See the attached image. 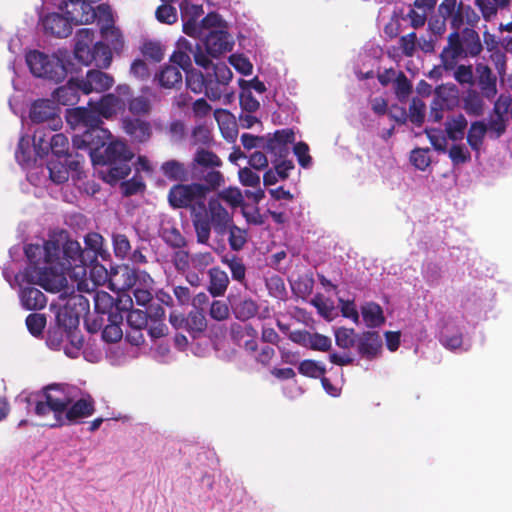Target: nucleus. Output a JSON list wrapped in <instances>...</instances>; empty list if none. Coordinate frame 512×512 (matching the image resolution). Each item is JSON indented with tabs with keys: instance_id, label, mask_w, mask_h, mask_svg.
I'll return each mask as SVG.
<instances>
[{
	"instance_id": "f257e3e1",
	"label": "nucleus",
	"mask_w": 512,
	"mask_h": 512,
	"mask_svg": "<svg viewBox=\"0 0 512 512\" xmlns=\"http://www.w3.org/2000/svg\"><path fill=\"white\" fill-rule=\"evenodd\" d=\"M24 252L29 266L21 273L20 281L39 285L48 292H59L66 287V274L71 270L91 265L89 252L65 230L53 232L42 245H26Z\"/></svg>"
},
{
	"instance_id": "f03ea898",
	"label": "nucleus",
	"mask_w": 512,
	"mask_h": 512,
	"mask_svg": "<svg viewBox=\"0 0 512 512\" xmlns=\"http://www.w3.org/2000/svg\"><path fill=\"white\" fill-rule=\"evenodd\" d=\"M191 221L199 244L209 245L211 231L223 240L225 231L234 222L233 211H228L217 199H209L205 203H197L192 208Z\"/></svg>"
},
{
	"instance_id": "7ed1b4c3",
	"label": "nucleus",
	"mask_w": 512,
	"mask_h": 512,
	"mask_svg": "<svg viewBox=\"0 0 512 512\" xmlns=\"http://www.w3.org/2000/svg\"><path fill=\"white\" fill-rule=\"evenodd\" d=\"M134 153L128 146L119 140L108 143L103 152L95 157L94 164L101 165L99 170L100 178L110 185H115L125 179L131 173L130 161Z\"/></svg>"
},
{
	"instance_id": "20e7f679",
	"label": "nucleus",
	"mask_w": 512,
	"mask_h": 512,
	"mask_svg": "<svg viewBox=\"0 0 512 512\" xmlns=\"http://www.w3.org/2000/svg\"><path fill=\"white\" fill-rule=\"evenodd\" d=\"M28 404L34 405V413L39 417L53 414V421L65 412L72 402L68 386L64 384H50L40 392L31 394L26 398Z\"/></svg>"
},
{
	"instance_id": "39448f33",
	"label": "nucleus",
	"mask_w": 512,
	"mask_h": 512,
	"mask_svg": "<svg viewBox=\"0 0 512 512\" xmlns=\"http://www.w3.org/2000/svg\"><path fill=\"white\" fill-rule=\"evenodd\" d=\"M26 62L31 73L39 78H45L56 83L64 80L71 63L57 55H46L34 50L26 55Z\"/></svg>"
},
{
	"instance_id": "423d86ee",
	"label": "nucleus",
	"mask_w": 512,
	"mask_h": 512,
	"mask_svg": "<svg viewBox=\"0 0 512 512\" xmlns=\"http://www.w3.org/2000/svg\"><path fill=\"white\" fill-rule=\"evenodd\" d=\"M206 199L205 188L201 183L173 185L168 192V202L174 209H189L197 206V203H204Z\"/></svg>"
},
{
	"instance_id": "0eeeda50",
	"label": "nucleus",
	"mask_w": 512,
	"mask_h": 512,
	"mask_svg": "<svg viewBox=\"0 0 512 512\" xmlns=\"http://www.w3.org/2000/svg\"><path fill=\"white\" fill-rule=\"evenodd\" d=\"M56 323L60 328H64L67 341L70 344V346L64 347L65 354L72 358L77 357L84 342L79 329L80 321L62 306L56 313Z\"/></svg>"
},
{
	"instance_id": "6e6552de",
	"label": "nucleus",
	"mask_w": 512,
	"mask_h": 512,
	"mask_svg": "<svg viewBox=\"0 0 512 512\" xmlns=\"http://www.w3.org/2000/svg\"><path fill=\"white\" fill-rule=\"evenodd\" d=\"M111 138V133L103 127L85 129L81 134L74 135L72 138L73 147L77 150L88 152L92 161Z\"/></svg>"
},
{
	"instance_id": "1a4fd4ad",
	"label": "nucleus",
	"mask_w": 512,
	"mask_h": 512,
	"mask_svg": "<svg viewBox=\"0 0 512 512\" xmlns=\"http://www.w3.org/2000/svg\"><path fill=\"white\" fill-rule=\"evenodd\" d=\"M95 412V402L91 396L71 402L65 412H62L57 419L46 424L50 428H59L64 425L76 424L83 418H87Z\"/></svg>"
},
{
	"instance_id": "9d476101",
	"label": "nucleus",
	"mask_w": 512,
	"mask_h": 512,
	"mask_svg": "<svg viewBox=\"0 0 512 512\" xmlns=\"http://www.w3.org/2000/svg\"><path fill=\"white\" fill-rule=\"evenodd\" d=\"M132 305L129 295H120L114 299L109 293L100 291L94 296L95 313L106 315V318H111L115 314L123 315Z\"/></svg>"
},
{
	"instance_id": "9b49d317",
	"label": "nucleus",
	"mask_w": 512,
	"mask_h": 512,
	"mask_svg": "<svg viewBox=\"0 0 512 512\" xmlns=\"http://www.w3.org/2000/svg\"><path fill=\"white\" fill-rule=\"evenodd\" d=\"M59 109L54 101L48 99L36 100L30 110V119L33 123H48L51 131H57L62 126Z\"/></svg>"
},
{
	"instance_id": "f8f14e48",
	"label": "nucleus",
	"mask_w": 512,
	"mask_h": 512,
	"mask_svg": "<svg viewBox=\"0 0 512 512\" xmlns=\"http://www.w3.org/2000/svg\"><path fill=\"white\" fill-rule=\"evenodd\" d=\"M295 140V134L291 129L276 130L271 136H265L263 149L270 154L271 160H281L290 154V144Z\"/></svg>"
},
{
	"instance_id": "ddd939ff",
	"label": "nucleus",
	"mask_w": 512,
	"mask_h": 512,
	"mask_svg": "<svg viewBox=\"0 0 512 512\" xmlns=\"http://www.w3.org/2000/svg\"><path fill=\"white\" fill-rule=\"evenodd\" d=\"M60 9L72 25L89 24L95 21L93 6L81 0H63Z\"/></svg>"
},
{
	"instance_id": "4468645a",
	"label": "nucleus",
	"mask_w": 512,
	"mask_h": 512,
	"mask_svg": "<svg viewBox=\"0 0 512 512\" xmlns=\"http://www.w3.org/2000/svg\"><path fill=\"white\" fill-rule=\"evenodd\" d=\"M355 346L362 358L371 361L380 354L382 339L376 331H364L358 334Z\"/></svg>"
},
{
	"instance_id": "2eb2a0df",
	"label": "nucleus",
	"mask_w": 512,
	"mask_h": 512,
	"mask_svg": "<svg viewBox=\"0 0 512 512\" xmlns=\"http://www.w3.org/2000/svg\"><path fill=\"white\" fill-rule=\"evenodd\" d=\"M79 80L82 85V94L85 95L92 92L101 93L107 91L114 84L113 77L99 69L89 70L86 77Z\"/></svg>"
},
{
	"instance_id": "dca6fc26",
	"label": "nucleus",
	"mask_w": 512,
	"mask_h": 512,
	"mask_svg": "<svg viewBox=\"0 0 512 512\" xmlns=\"http://www.w3.org/2000/svg\"><path fill=\"white\" fill-rule=\"evenodd\" d=\"M203 36L206 51L212 57L232 50L233 42L230 40L229 33L224 29L210 30Z\"/></svg>"
},
{
	"instance_id": "f3484780",
	"label": "nucleus",
	"mask_w": 512,
	"mask_h": 512,
	"mask_svg": "<svg viewBox=\"0 0 512 512\" xmlns=\"http://www.w3.org/2000/svg\"><path fill=\"white\" fill-rule=\"evenodd\" d=\"M138 280V271L128 265L118 266L109 277L111 289L125 292L132 289Z\"/></svg>"
},
{
	"instance_id": "a211bd4d",
	"label": "nucleus",
	"mask_w": 512,
	"mask_h": 512,
	"mask_svg": "<svg viewBox=\"0 0 512 512\" xmlns=\"http://www.w3.org/2000/svg\"><path fill=\"white\" fill-rule=\"evenodd\" d=\"M45 34L58 38H65L72 33V24L66 15L49 13L41 18Z\"/></svg>"
},
{
	"instance_id": "6ab92c4d",
	"label": "nucleus",
	"mask_w": 512,
	"mask_h": 512,
	"mask_svg": "<svg viewBox=\"0 0 512 512\" xmlns=\"http://www.w3.org/2000/svg\"><path fill=\"white\" fill-rule=\"evenodd\" d=\"M227 300L235 318L240 321H247L255 317L259 311L257 302L250 297L229 294Z\"/></svg>"
},
{
	"instance_id": "aec40b11",
	"label": "nucleus",
	"mask_w": 512,
	"mask_h": 512,
	"mask_svg": "<svg viewBox=\"0 0 512 512\" xmlns=\"http://www.w3.org/2000/svg\"><path fill=\"white\" fill-rule=\"evenodd\" d=\"M82 93V85L79 78H70L68 82L58 87L54 93V100L63 106H73L78 103Z\"/></svg>"
},
{
	"instance_id": "412c9836",
	"label": "nucleus",
	"mask_w": 512,
	"mask_h": 512,
	"mask_svg": "<svg viewBox=\"0 0 512 512\" xmlns=\"http://www.w3.org/2000/svg\"><path fill=\"white\" fill-rule=\"evenodd\" d=\"M122 127L131 140L138 143L148 141L152 134L150 123L139 118H124Z\"/></svg>"
},
{
	"instance_id": "4be33fe9",
	"label": "nucleus",
	"mask_w": 512,
	"mask_h": 512,
	"mask_svg": "<svg viewBox=\"0 0 512 512\" xmlns=\"http://www.w3.org/2000/svg\"><path fill=\"white\" fill-rule=\"evenodd\" d=\"M87 58L78 61L85 66L94 65L99 69H106L112 62V52L108 45L99 41L88 51Z\"/></svg>"
},
{
	"instance_id": "5701e85b",
	"label": "nucleus",
	"mask_w": 512,
	"mask_h": 512,
	"mask_svg": "<svg viewBox=\"0 0 512 512\" xmlns=\"http://www.w3.org/2000/svg\"><path fill=\"white\" fill-rule=\"evenodd\" d=\"M154 80L162 89L179 90L183 84V77L180 69L175 65H164L158 73L155 74Z\"/></svg>"
},
{
	"instance_id": "b1692460",
	"label": "nucleus",
	"mask_w": 512,
	"mask_h": 512,
	"mask_svg": "<svg viewBox=\"0 0 512 512\" xmlns=\"http://www.w3.org/2000/svg\"><path fill=\"white\" fill-rule=\"evenodd\" d=\"M69 119L77 125H82L85 129L101 127L103 121L95 107H77L70 111Z\"/></svg>"
},
{
	"instance_id": "393cba45",
	"label": "nucleus",
	"mask_w": 512,
	"mask_h": 512,
	"mask_svg": "<svg viewBox=\"0 0 512 512\" xmlns=\"http://www.w3.org/2000/svg\"><path fill=\"white\" fill-rule=\"evenodd\" d=\"M478 86L481 94L488 100H493L497 95V78L487 65H477Z\"/></svg>"
},
{
	"instance_id": "a878e982",
	"label": "nucleus",
	"mask_w": 512,
	"mask_h": 512,
	"mask_svg": "<svg viewBox=\"0 0 512 512\" xmlns=\"http://www.w3.org/2000/svg\"><path fill=\"white\" fill-rule=\"evenodd\" d=\"M160 172L167 180L176 182V184L189 179L188 168L183 162L176 159L163 162L160 166Z\"/></svg>"
},
{
	"instance_id": "bb28decb",
	"label": "nucleus",
	"mask_w": 512,
	"mask_h": 512,
	"mask_svg": "<svg viewBox=\"0 0 512 512\" xmlns=\"http://www.w3.org/2000/svg\"><path fill=\"white\" fill-rule=\"evenodd\" d=\"M85 251L89 252L91 265L97 261L98 257L103 260L110 258L109 251L104 247V238L97 232H90L84 238Z\"/></svg>"
},
{
	"instance_id": "cd10ccee",
	"label": "nucleus",
	"mask_w": 512,
	"mask_h": 512,
	"mask_svg": "<svg viewBox=\"0 0 512 512\" xmlns=\"http://www.w3.org/2000/svg\"><path fill=\"white\" fill-rule=\"evenodd\" d=\"M20 301L26 310H41L47 305V297L35 287L22 288L20 291Z\"/></svg>"
},
{
	"instance_id": "c85d7f7f",
	"label": "nucleus",
	"mask_w": 512,
	"mask_h": 512,
	"mask_svg": "<svg viewBox=\"0 0 512 512\" xmlns=\"http://www.w3.org/2000/svg\"><path fill=\"white\" fill-rule=\"evenodd\" d=\"M88 105H93L101 117L109 119L117 113L124 103L119 97L109 93L103 95L97 102L90 100Z\"/></svg>"
},
{
	"instance_id": "c756f323",
	"label": "nucleus",
	"mask_w": 512,
	"mask_h": 512,
	"mask_svg": "<svg viewBox=\"0 0 512 512\" xmlns=\"http://www.w3.org/2000/svg\"><path fill=\"white\" fill-rule=\"evenodd\" d=\"M209 285L208 292L213 297L223 296L229 284V277L227 273L219 267H213L208 271Z\"/></svg>"
},
{
	"instance_id": "7c9ffc66",
	"label": "nucleus",
	"mask_w": 512,
	"mask_h": 512,
	"mask_svg": "<svg viewBox=\"0 0 512 512\" xmlns=\"http://www.w3.org/2000/svg\"><path fill=\"white\" fill-rule=\"evenodd\" d=\"M94 44V31L89 28L79 29L75 36V58L77 60L88 59V51L93 47Z\"/></svg>"
},
{
	"instance_id": "2f4dec72",
	"label": "nucleus",
	"mask_w": 512,
	"mask_h": 512,
	"mask_svg": "<svg viewBox=\"0 0 512 512\" xmlns=\"http://www.w3.org/2000/svg\"><path fill=\"white\" fill-rule=\"evenodd\" d=\"M192 52V44L186 39H183L179 42V49L174 51L170 56V62L173 63L172 65H175L179 69H182L184 72H187L193 69L190 57V53Z\"/></svg>"
},
{
	"instance_id": "473e14b6",
	"label": "nucleus",
	"mask_w": 512,
	"mask_h": 512,
	"mask_svg": "<svg viewBox=\"0 0 512 512\" xmlns=\"http://www.w3.org/2000/svg\"><path fill=\"white\" fill-rule=\"evenodd\" d=\"M468 122L463 114L448 117L445 122V132L452 141H459L464 138Z\"/></svg>"
},
{
	"instance_id": "72a5a7b5",
	"label": "nucleus",
	"mask_w": 512,
	"mask_h": 512,
	"mask_svg": "<svg viewBox=\"0 0 512 512\" xmlns=\"http://www.w3.org/2000/svg\"><path fill=\"white\" fill-rule=\"evenodd\" d=\"M124 315H112L111 318H106L107 323L102 330V339L107 343H116L123 337L121 324Z\"/></svg>"
},
{
	"instance_id": "f704fd0d",
	"label": "nucleus",
	"mask_w": 512,
	"mask_h": 512,
	"mask_svg": "<svg viewBox=\"0 0 512 512\" xmlns=\"http://www.w3.org/2000/svg\"><path fill=\"white\" fill-rule=\"evenodd\" d=\"M194 175L204 181L201 184L205 188V196L212 191H216L224 184V175L214 168L200 170L199 174L196 172Z\"/></svg>"
},
{
	"instance_id": "c9c22d12",
	"label": "nucleus",
	"mask_w": 512,
	"mask_h": 512,
	"mask_svg": "<svg viewBox=\"0 0 512 512\" xmlns=\"http://www.w3.org/2000/svg\"><path fill=\"white\" fill-rule=\"evenodd\" d=\"M362 318L369 328H376L385 322L382 308L375 302L366 303L361 307Z\"/></svg>"
},
{
	"instance_id": "e433bc0d",
	"label": "nucleus",
	"mask_w": 512,
	"mask_h": 512,
	"mask_svg": "<svg viewBox=\"0 0 512 512\" xmlns=\"http://www.w3.org/2000/svg\"><path fill=\"white\" fill-rule=\"evenodd\" d=\"M63 307L80 321V318L89 312L90 304L85 296L73 292L69 295Z\"/></svg>"
},
{
	"instance_id": "4c0bfd02",
	"label": "nucleus",
	"mask_w": 512,
	"mask_h": 512,
	"mask_svg": "<svg viewBox=\"0 0 512 512\" xmlns=\"http://www.w3.org/2000/svg\"><path fill=\"white\" fill-rule=\"evenodd\" d=\"M222 165L221 159L213 152L207 149H198L195 153L193 159V171L197 172V167L199 166L200 170H205L209 168H215Z\"/></svg>"
},
{
	"instance_id": "58836bf2",
	"label": "nucleus",
	"mask_w": 512,
	"mask_h": 512,
	"mask_svg": "<svg viewBox=\"0 0 512 512\" xmlns=\"http://www.w3.org/2000/svg\"><path fill=\"white\" fill-rule=\"evenodd\" d=\"M185 328L195 338L207 328V320L202 310H192L185 320Z\"/></svg>"
},
{
	"instance_id": "ea45409f",
	"label": "nucleus",
	"mask_w": 512,
	"mask_h": 512,
	"mask_svg": "<svg viewBox=\"0 0 512 512\" xmlns=\"http://www.w3.org/2000/svg\"><path fill=\"white\" fill-rule=\"evenodd\" d=\"M463 109L468 115L481 116L484 112V101L482 94L480 95L475 90H468L463 97Z\"/></svg>"
},
{
	"instance_id": "a19ab883",
	"label": "nucleus",
	"mask_w": 512,
	"mask_h": 512,
	"mask_svg": "<svg viewBox=\"0 0 512 512\" xmlns=\"http://www.w3.org/2000/svg\"><path fill=\"white\" fill-rule=\"evenodd\" d=\"M486 133L487 125L483 121H475L471 123L467 134V143L472 150L476 152L480 150Z\"/></svg>"
},
{
	"instance_id": "79ce46f5",
	"label": "nucleus",
	"mask_w": 512,
	"mask_h": 512,
	"mask_svg": "<svg viewBox=\"0 0 512 512\" xmlns=\"http://www.w3.org/2000/svg\"><path fill=\"white\" fill-rule=\"evenodd\" d=\"M78 164V161H72L66 164L57 161H49L47 168L49 170L50 179L56 184L64 183L69 177L67 165L73 169H77Z\"/></svg>"
},
{
	"instance_id": "37998d69",
	"label": "nucleus",
	"mask_w": 512,
	"mask_h": 512,
	"mask_svg": "<svg viewBox=\"0 0 512 512\" xmlns=\"http://www.w3.org/2000/svg\"><path fill=\"white\" fill-rule=\"evenodd\" d=\"M304 346L314 351L328 352L332 348V341L328 336L320 333L305 332L303 339Z\"/></svg>"
},
{
	"instance_id": "c03bdc74",
	"label": "nucleus",
	"mask_w": 512,
	"mask_h": 512,
	"mask_svg": "<svg viewBox=\"0 0 512 512\" xmlns=\"http://www.w3.org/2000/svg\"><path fill=\"white\" fill-rule=\"evenodd\" d=\"M210 199H217L220 203L225 202L232 210L242 206L244 201L242 192L237 187L224 188Z\"/></svg>"
},
{
	"instance_id": "a18cd8bd",
	"label": "nucleus",
	"mask_w": 512,
	"mask_h": 512,
	"mask_svg": "<svg viewBox=\"0 0 512 512\" xmlns=\"http://www.w3.org/2000/svg\"><path fill=\"white\" fill-rule=\"evenodd\" d=\"M228 235L229 247L232 251H240L247 243V230L240 228L233 222L225 231V236Z\"/></svg>"
},
{
	"instance_id": "49530a36",
	"label": "nucleus",
	"mask_w": 512,
	"mask_h": 512,
	"mask_svg": "<svg viewBox=\"0 0 512 512\" xmlns=\"http://www.w3.org/2000/svg\"><path fill=\"white\" fill-rule=\"evenodd\" d=\"M334 337L336 345L344 350L355 347L358 333L354 328L338 327L334 329Z\"/></svg>"
},
{
	"instance_id": "de8ad7c7",
	"label": "nucleus",
	"mask_w": 512,
	"mask_h": 512,
	"mask_svg": "<svg viewBox=\"0 0 512 512\" xmlns=\"http://www.w3.org/2000/svg\"><path fill=\"white\" fill-rule=\"evenodd\" d=\"M111 240L115 257L120 260L126 259L132 249L128 237L123 233L113 232Z\"/></svg>"
},
{
	"instance_id": "09e8293b",
	"label": "nucleus",
	"mask_w": 512,
	"mask_h": 512,
	"mask_svg": "<svg viewBox=\"0 0 512 512\" xmlns=\"http://www.w3.org/2000/svg\"><path fill=\"white\" fill-rule=\"evenodd\" d=\"M413 86L404 72L399 71L394 79V92L400 102H405L412 93Z\"/></svg>"
},
{
	"instance_id": "8fccbe9b",
	"label": "nucleus",
	"mask_w": 512,
	"mask_h": 512,
	"mask_svg": "<svg viewBox=\"0 0 512 512\" xmlns=\"http://www.w3.org/2000/svg\"><path fill=\"white\" fill-rule=\"evenodd\" d=\"M456 0H443L438 6L439 15L447 20L451 18V24L458 27L462 23V14L460 11H455Z\"/></svg>"
},
{
	"instance_id": "3c124183",
	"label": "nucleus",
	"mask_w": 512,
	"mask_h": 512,
	"mask_svg": "<svg viewBox=\"0 0 512 512\" xmlns=\"http://www.w3.org/2000/svg\"><path fill=\"white\" fill-rule=\"evenodd\" d=\"M464 53L475 57L479 55L483 49L478 33L473 29L464 31Z\"/></svg>"
},
{
	"instance_id": "603ef678",
	"label": "nucleus",
	"mask_w": 512,
	"mask_h": 512,
	"mask_svg": "<svg viewBox=\"0 0 512 512\" xmlns=\"http://www.w3.org/2000/svg\"><path fill=\"white\" fill-rule=\"evenodd\" d=\"M298 371L303 376L316 379L325 375L326 368L315 360L306 359L300 362Z\"/></svg>"
},
{
	"instance_id": "864d4df0",
	"label": "nucleus",
	"mask_w": 512,
	"mask_h": 512,
	"mask_svg": "<svg viewBox=\"0 0 512 512\" xmlns=\"http://www.w3.org/2000/svg\"><path fill=\"white\" fill-rule=\"evenodd\" d=\"M266 288L269 295L276 299L284 300L287 296L284 280L279 275L274 274L266 278Z\"/></svg>"
},
{
	"instance_id": "5fc2aeb1",
	"label": "nucleus",
	"mask_w": 512,
	"mask_h": 512,
	"mask_svg": "<svg viewBox=\"0 0 512 512\" xmlns=\"http://www.w3.org/2000/svg\"><path fill=\"white\" fill-rule=\"evenodd\" d=\"M164 242L174 249H181L187 245L185 237L176 227L165 228L162 233Z\"/></svg>"
},
{
	"instance_id": "6e6d98bb",
	"label": "nucleus",
	"mask_w": 512,
	"mask_h": 512,
	"mask_svg": "<svg viewBox=\"0 0 512 512\" xmlns=\"http://www.w3.org/2000/svg\"><path fill=\"white\" fill-rule=\"evenodd\" d=\"M102 38L108 41L114 50H119L123 47V36L114 23L109 26H100Z\"/></svg>"
},
{
	"instance_id": "4d7b16f0",
	"label": "nucleus",
	"mask_w": 512,
	"mask_h": 512,
	"mask_svg": "<svg viewBox=\"0 0 512 512\" xmlns=\"http://www.w3.org/2000/svg\"><path fill=\"white\" fill-rule=\"evenodd\" d=\"M186 74V86L194 93H201L205 87L206 73L191 69Z\"/></svg>"
},
{
	"instance_id": "13d9d810",
	"label": "nucleus",
	"mask_w": 512,
	"mask_h": 512,
	"mask_svg": "<svg viewBox=\"0 0 512 512\" xmlns=\"http://www.w3.org/2000/svg\"><path fill=\"white\" fill-rule=\"evenodd\" d=\"M223 262L228 265L233 280L238 281L240 283L245 282L246 267L241 258L233 255L230 259L225 258Z\"/></svg>"
},
{
	"instance_id": "bf43d9fd",
	"label": "nucleus",
	"mask_w": 512,
	"mask_h": 512,
	"mask_svg": "<svg viewBox=\"0 0 512 512\" xmlns=\"http://www.w3.org/2000/svg\"><path fill=\"white\" fill-rule=\"evenodd\" d=\"M399 49L403 56L411 58L415 55L417 50V34L416 32H410L406 35L399 37Z\"/></svg>"
},
{
	"instance_id": "052dcab7",
	"label": "nucleus",
	"mask_w": 512,
	"mask_h": 512,
	"mask_svg": "<svg viewBox=\"0 0 512 512\" xmlns=\"http://www.w3.org/2000/svg\"><path fill=\"white\" fill-rule=\"evenodd\" d=\"M409 120L416 126H421L425 119V103L418 97L412 99L409 106Z\"/></svg>"
},
{
	"instance_id": "680f3d73",
	"label": "nucleus",
	"mask_w": 512,
	"mask_h": 512,
	"mask_svg": "<svg viewBox=\"0 0 512 512\" xmlns=\"http://www.w3.org/2000/svg\"><path fill=\"white\" fill-rule=\"evenodd\" d=\"M46 316L40 313H31L26 317L28 331L35 337L40 336L46 326Z\"/></svg>"
},
{
	"instance_id": "e2e57ef3",
	"label": "nucleus",
	"mask_w": 512,
	"mask_h": 512,
	"mask_svg": "<svg viewBox=\"0 0 512 512\" xmlns=\"http://www.w3.org/2000/svg\"><path fill=\"white\" fill-rule=\"evenodd\" d=\"M141 52L144 57L152 60L153 62H160L164 58V49L157 41H146L141 47Z\"/></svg>"
},
{
	"instance_id": "0e129e2a",
	"label": "nucleus",
	"mask_w": 512,
	"mask_h": 512,
	"mask_svg": "<svg viewBox=\"0 0 512 512\" xmlns=\"http://www.w3.org/2000/svg\"><path fill=\"white\" fill-rule=\"evenodd\" d=\"M222 86L224 85L220 83L216 77L210 75V71L206 72V81L203 91L210 100L215 101L221 98L223 93L221 89Z\"/></svg>"
},
{
	"instance_id": "69168bd1",
	"label": "nucleus",
	"mask_w": 512,
	"mask_h": 512,
	"mask_svg": "<svg viewBox=\"0 0 512 512\" xmlns=\"http://www.w3.org/2000/svg\"><path fill=\"white\" fill-rule=\"evenodd\" d=\"M49 149L57 157L65 156L69 149L68 138L62 133L54 134L49 140Z\"/></svg>"
},
{
	"instance_id": "338daca9",
	"label": "nucleus",
	"mask_w": 512,
	"mask_h": 512,
	"mask_svg": "<svg viewBox=\"0 0 512 512\" xmlns=\"http://www.w3.org/2000/svg\"><path fill=\"white\" fill-rule=\"evenodd\" d=\"M125 313H127L126 319L130 328L144 329L147 327L148 314L146 311L140 309H131L130 307L129 310Z\"/></svg>"
},
{
	"instance_id": "774afa93",
	"label": "nucleus",
	"mask_w": 512,
	"mask_h": 512,
	"mask_svg": "<svg viewBox=\"0 0 512 512\" xmlns=\"http://www.w3.org/2000/svg\"><path fill=\"white\" fill-rule=\"evenodd\" d=\"M230 305L221 300H214L209 309L210 317L215 321H225L230 315Z\"/></svg>"
}]
</instances>
